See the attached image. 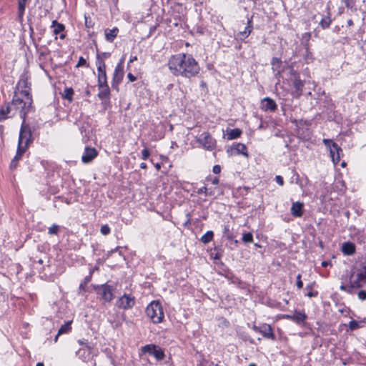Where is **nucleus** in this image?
I'll return each mask as SVG.
<instances>
[{
  "label": "nucleus",
  "mask_w": 366,
  "mask_h": 366,
  "mask_svg": "<svg viewBox=\"0 0 366 366\" xmlns=\"http://www.w3.org/2000/svg\"><path fill=\"white\" fill-rule=\"evenodd\" d=\"M357 296L360 300H366V292L364 290H361L358 292Z\"/></svg>",
  "instance_id": "obj_43"
},
{
  "label": "nucleus",
  "mask_w": 366,
  "mask_h": 366,
  "mask_svg": "<svg viewBox=\"0 0 366 366\" xmlns=\"http://www.w3.org/2000/svg\"><path fill=\"white\" fill-rule=\"evenodd\" d=\"M196 140L206 150L212 151L216 148L215 139L207 132L202 133Z\"/></svg>",
  "instance_id": "obj_5"
},
{
  "label": "nucleus",
  "mask_w": 366,
  "mask_h": 366,
  "mask_svg": "<svg viewBox=\"0 0 366 366\" xmlns=\"http://www.w3.org/2000/svg\"><path fill=\"white\" fill-rule=\"evenodd\" d=\"M127 77L129 79L130 81H134L136 80V76H134L132 73H129L127 74Z\"/></svg>",
  "instance_id": "obj_48"
},
{
  "label": "nucleus",
  "mask_w": 366,
  "mask_h": 366,
  "mask_svg": "<svg viewBox=\"0 0 366 366\" xmlns=\"http://www.w3.org/2000/svg\"><path fill=\"white\" fill-rule=\"evenodd\" d=\"M360 272H366V262L362 263V269Z\"/></svg>",
  "instance_id": "obj_52"
},
{
  "label": "nucleus",
  "mask_w": 366,
  "mask_h": 366,
  "mask_svg": "<svg viewBox=\"0 0 366 366\" xmlns=\"http://www.w3.org/2000/svg\"><path fill=\"white\" fill-rule=\"evenodd\" d=\"M74 90L72 88H66L64 91L63 98L71 102L73 99Z\"/></svg>",
  "instance_id": "obj_32"
},
{
  "label": "nucleus",
  "mask_w": 366,
  "mask_h": 366,
  "mask_svg": "<svg viewBox=\"0 0 366 366\" xmlns=\"http://www.w3.org/2000/svg\"><path fill=\"white\" fill-rule=\"evenodd\" d=\"M21 90H28V82L25 79H21L17 84V91L19 92Z\"/></svg>",
  "instance_id": "obj_30"
},
{
  "label": "nucleus",
  "mask_w": 366,
  "mask_h": 366,
  "mask_svg": "<svg viewBox=\"0 0 366 366\" xmlns=\"http://www.w3.org/2000/svg\"><path fill=\"white\" fill-rule=\"evenodd\" d=\"M213 237H214L213 232L212 231H208L201 237V241L204 244H207V243H209V242H211L212 240Z\"/></svg>",
  "instance_id": "obj_29"
},
{
  "label": "nucleus",
  "mask_w": 366,
  "mask_h": 366,
  "mask_svg": "<svg viewBox=\"0 0 366 366\" xmlns=\"http://www.w3.org/2000/svg\"><path fill=\"white\" fill-rule=\"evenodd\" d=\"M366 283V272H352L350 276V284L354 289L362 287Z\"/></svg>",
  "instance_id": "obj_7"
},
{
  "label": "nucleus",
  "mask_w": 366,
  "mask_h": 366,
  "mask_svg": "<svg viewBox=\"0 0 366 366\" xmlns=\"http://www.w3.org/2000/svg\"><path fill=\"white\" fill-rule=\"evenodd\" d=\"M214 174H219L221 172V167L219 165H214L212 169Z\"/></svg>",
  "instance_id": "obj_47"
},
{
  "label": "nucleus",
  "mask_w": 366,
  "mask_h": 366,
  "mask_svg": "<svg viewBox=\"0 0 366 366\" xmlns=\"http://www.w3.org/2000/svg\"><path fill=\"white\" fill-rule=\"evenodd\" d=\"M110 227L107 224L101 227L100 232L103 235H107L110 233Z\"/></svg>",
  "instance_id": "obj_37"
},
{
  "label": "nucleus",
  "mask_w": 366,
  "mask_h": 366,
  "mask_svg": "<svg viewBox=\"0 0 366 366\" xmlns=\"http://www.w3.org/2000/svg\"><path fill=\"white\" fill-rule=\"evenodd\" d=\"M303 203L300 202H294L291 207V214L295 217L302 216Z\"/></svg>",
  "instance_id": "obj_20"
},
{
  "label": "nucleus",
  "mask_w": 366,
  "mask_h": 366,
  "mask_svg": "<svg viewBox=\"0 0 366 366\" xmlns=\"http://www.w3.org/2000/svg\"><path fill=\"white\" fill-rule=\"evenodd\" d=\"M98 155V152L95 148L86 147L81 156V161L84 164H88L92 162Z\"/></svg>",
  "instance_id": "obj_12"
},
{
  "label": "nucleus",
  "mask_w": 366,
  "mask_h": 366,
  "mask_svg": "<svg viewBox=\"0 0 366 366\" xmlns=\"http://www.w3.org/2000/svg\"><path fill=\"white\" fill-rule=\"evenodd\" d=\"M297 287L299 288V289H302V287H303V282L301 280V274H299L297 276Z\"/></svg>",
  "instance_id": "obj_42"
},
{
  "label": "nucleus",
  "mask_w": 366,
  "mask_h": 366,
  "mask_svg": "<svg viewBox=\"0 0 366 366\" xmlns=\"http://www.w3.org/2000/svg\"><path fill=\"white\" fill-rule=\"evenodd\" d=\"M293 84L296 89L297 92L298 93L297 95H301V92L304 86L303 82L300 79L296 78L293 82Z\"/></svg>",
  "instance_id": "obj_33"
},
{
  "label": "nucleus",
  "mask_w": 366,
  "mask_h": 366,
  "mask_svg": "<svg viewBox=\"0 0 366 366\" xmlns=\"http://www.w3.org/2000/svg\"><path fill=\"white\" fill-rule=\"evenodd\" d=\"M242 134V131L239 129H230L227 132V139L229 140L235 139L240 137Z\"/></svg>",
  "instance_id": "obj_25"
},
{
  "label": "nucleus",
  "mask_w": 366,
  "mask_h": 366,
  "mask_svg": "<svg viewBox=\"0 0 366 366\" xmlns=\"http://www.w3.org/2000/svg\"><path fill=\"white\" fill-rule=\"evenodd\" d=\"M233 154H242L245 157H248L247 149L245 144L242 143H238L234 144L229 149H227V153Z\"/></svg>",
  "instance_id": "obj_14"
},
{
  "label": "nucleus",
  "mask_w": 366,
  "mask_h": 366,
  "mask_svg": "<svg viewBox=\"0 0 366 366\" xmlns=\"http://www.w3.org/2000/svg\"><path fill=\"white\" fill-rule=\"evenodd\" d=\"M349 327L350 330H354L360 327V323L355 320H352L349 323Z\"/></svg>",
  "instance_id": "obj_38"
},
{
  "label": "nucleus",
  "mask_w": 366,
  "mask_h": 366,
  "mask_svg": "<svg viewBox=\"0 0 366 366\" xmlns=\"http://www.w3.org/2000/svg\"><path fill=\"white\" fill-rule=\"evenodd\" d=\"M116 305L120 309L129 310L135 305V298L131 295L125 294L117 301Z\"/></svg>",
  "instance_id": "obj_9"
},
{
  "label": "nucleus",
  "mask_w": 366,
  "mask_h": 366,
  "mask_svg": "<svg viewBox=\"0 0 366 366\" xmlns=\"http://www.w3.org/2000/svg\"><path fill=\"white\" fill-rule=\"evenodd\" d=\"M261 108L266 112H274L277 109V104L271 98L267 97L262 100Z\"/></svg>",
  "instance_id": "obj_15"
},
{
  "label": "nucleus",
  "mask_w": 366,
  "mask_h": 366,
  "mask_svg": "<svg viewBox=\"0 0 366 366\" xmlns=\"http://www.w3.org/2000/svg\"><path fill=\"white\" fill-rule=\"evenodd\" d=\"M105 67L104 62H99L97 67L99 86H104L105 87V86L107 85Z\"/></svg>",
  "instance_id": "obj_13"
},
{
  "label": "nucleus",
  "mask_w": 366,
  "mask_h": 366,
  "mask_svg": "<svg viewBox=\"0 0 366 366\" xmlns=\"http://www.w3.org/2000/svg\"><path fill=\"white\" fill-rule=\"evenodd\" d=\"M27 1L28 0H18V15L21 21L23 19Z\"/></svg>",
  "instance_id": "obj_24"
},
{
  "label": "nucleus",
  "mask_w": 366,
  "mask_h": 366,
  "mask_svg": "<svg viewBox=\"0 0 366 366\" xmlns=\"http://www.w3.org/2000/svg\"><path fill=\"white\" fill-rule=\"evenodd\" d=\"M100 89V92L99 93V97H106L109 94V86L108 84L105 86H99Z\"/></svg>",
  "instance_id": "obj_34"
},
{
  "label": "nucleus",
  "mask_w": 366,
  "mask_h": 366,
  "mask_svg": "<svg viewBox=\"0 0 366 366\" xmlns=\"http://www.w3.org/2000/svg\"><path fill=\"white\" fill-rule=\"evenodd\" d=\"M140 167H141L142 169H146V168H147V164H146L144 162H142V163L140 164Z\"/></svg>",
  "instance_id": "obj_53"
},
{
  "label": "nucleus",
  "mask_w": 366,
  "mask_h": 366,
  "mask_svg": "<svg viewBox=\"0 0 366 366\" xmlns=\"http://www.w3.org/2000/svg\"><path fill=\"white\" fill-rule=\"evenodd\" d=\"M86 64V61L83 57H80L76 64V67L84 66Z\"/></svg>",
  "instance_id": "obj_45"
},
{
  "label": "nucleus",
  "mask_w": 366,
  "mask_h": 366,
  "mask_svg": "<svg viewBox=\"0 0 366 366\" xmlns=\"http://www.w3.org/2000/svg\"><path fill=\"white\" fill-rule=\"evenodd\" d=\"M59 226L57 224H53L49 228L48 233L49 234H56L59 232Z\"/></svg>",
  "instance_id": "obj_36"
},
{
  "label": "nucleus",
  "mask_w": 366,
  "mask_h": 366,
  "mask_svg": "<svg viewBox=\"0 0 366 366\" xmlns=\"http://www.w3.org/2000/svg\"><path fill=\"white\" fill-rule=\"evenodd\" d=\"M321 264L323 267H326L329 264V263H328V262L324 261L322 262Z\"/></svg>",
  "instance_id": "obj_54"
},
{
  "label": "nucleus",
  "mask_w": 366,
  "mask_h": 366,
  "mask_svg": "<svg viewBox=\"0 0 366 366\" xmlns=\"http://www.w3.org/2000/svg\"><path fill=\"white\" fill-rule=\"evenodd\" d=\"M356 250V247L351 242H344L342 245L341 251L345 255H352Z\"/></svg>",
  "instance_id": "obj_18"
},
{
  "label": "nucleus",
  "mask_w": 366,
  "mask_h": 366,
  "mask_svg": "<svg viewBox=\"0 0 366 366\" xmlns=\"http://www.w3.org/2000/svg\"><path fill=\"white\" fill-rule=\"evenodd\" d=\"M242 241L245 243L252 242L253 241V235L252 233H245L242 236Z\"/></svg>",
  "instance_id": "obj_35"
},
{
  "label": "nucleus",
  "mask_w": 366,
  "mask_h": 366,
  "mask_svg": "<svg viewBox=\"0 0 366 366\" xmlns=\"http://www.w3.org/2000/svg\"><path fill=\"white\" fill-rule=\"evenodd\" d=\"M331 22H332V20H331L330 16H324L321 19L320 24L323 29H327L330 27Z\"/></svg>",
  "instance_id": "obj_28"
},
{
  "label": "nucleus",
  "mask_w": 366,
  "mask_h": 366,
  "mask_svg": "<svg viewBox=\"0 0 366 366\" xmlns=\"http://www.w3.org/2000/svg\"><path fill=\"white\" fill-rule=\"evenodd\" d=\"M36 366H44L42 362H38Z\"/></svg>",
  "instance_id": "obj_58"
},
{
  "label": "nucleus",
  "mask_w": 366,
  "mask_h": 366,
  "mask_svg": "<svg viewBox=\"0 0 366 366\" xmlns=\"http://www.w3.org/2000/svg\"><path fill=\"white\" fill-rule=\"evenodd\" d=\"M353 289H354V287H352L350 283H349V285H341L340 286V290L342 291H345L349 293H352Z\"/></svg>",
  "instance_id": "obj_39"
},
{
  "label": "nucleus",
  "mask_w": 366,
  "mask_h": 366,
  "mask_svg": "<svg viewBox=\"0 0 366 366\" xmlns=\"http://www.w3.org/2000/svg\"><path fill=\"white\" fill-rule=\"evenodd\" d=\"M137 60V56H133V57H131V59H129V64L134 61Z\"/></svg>",
  "instance_id": "obj_51"
},
{
  "label": "nucleus",
  "mask_w": 366,
  "mask_h": 366,
  "mask_svg": "<svg viewBox=\"0 0 366 366\" xmlns=\"http://www.w3.org/2000/svg\"><path fill=\"white\" fill-rule=\"evenodd\" d=\"M212 183L213 184H217L219 183V178L218 177H214L212 179Z\"/></svg>",
  "instance_id": "obj_50"
},
{
  "label": "nucleus",
  "mask_w": 366,
  "mask_h": 366,
  "mask_svg": "<svg viewBox=\"0 0 366 366\" xmlns=\"http://www.w3.org/2000/svg\"><path fill=\"white\" fill-rule=\"evenodd\" d=\"M249 366H256V365L254 363H251L249 365Z\"/></svg>",
  "instance_id": "obj_61"
},
{
  "label": "nucleus",
  "mask_w": 366,
  "mask_h": 366,
  "mask_svg": "<svg viewBox=\"0 0 366 366\" xmlns=\"http://www.w3.org/2000/svg\"><path fill=\"white\" fill-rule=\"evenodd\" d=\"M252 330L257 332L261 333L265 338L274 340L275 335L272 332V329L269 325L263 324L259 327L254 325Z\"/></svg>",
  "instance_id": "obj_11"
},
{
  "label": "nucleus",
  "mask_w": 366,
  "mask_h": 366,
  "mask_svg": "<svg viewBox=\"0 0 366 366\" xmlns=\"http://www.w3.org/2000/svg\"><path fill=\"white\" fill-rule=\"evenodd\" d=\"M31 103L32 99L29 91L21 90L16 92L11 102V106L14 107L15 112H12L11 115L19 113L20 117L24 119L31 106Z\"/></svg>",
  "instance_id": "obj_2"
},
{
  "label": "nucleus",
  "mask_w": 366,
  "mask_h": 366,
  "mask_svg": "<svg viewBox=\"0 0 366 366\" xmlns=\"http://www.w3.org/2000/svg\"><path fill=\"white\" fill-rule=\"evenodd\" d=\"M347 25H348L349 26H350L353 25V21H352V19H349V20L347 21Z\"/></svg>",
  "instance_id": "obj_55"
},
{
  "label": "nucleus",
  "mask_w": 366,
  "mask_h": 366,
  "mask_svg": "<svg viewBox=\"0 0 366 366\" xmlns=\"http://www.w3.org/2000/svg\"><path fill=\"white\" fill-rule=\"evenodd\" d=\"M80 344H83V342H81V340L79 341Z\"/></svg>",
  "instance_id": "obj_62"
},
{
  "label": "nucleus",
  "mask_w": 366,
  "mask_h": 366,
  "mask_svg": "<svg viewBox=\"0 0 366 366\" xmlns=\"http://www.w3.org/2000/svg\"><path fill=\"white\" fill-rule=\"evenodd\" d=\"M252 21L248 20L247 22V26L245 28V29L243 31L239 32V36L240 38H246L247 37L249 34L252 32Z\"/></svg>",
  "instance_id": "obj_26"
},
{
  "label": "nucleus",
  "mask_w": 366,
  "mask_h": 366,
  "mask_svg": "<svg viewBox=\"0 0 366 366\" xmlns=\"http://www.w3.org/2000/svg\"><path fill=\"white\" fill-rule=\"evenodd\" d=\"M17 163H18L17 162H14V159H12V160H11V164H10L11 168V169H14V168H16V166H17Z\"/></svg>",
  "instance_id": "obj_49"
},
{
  "label": "nucleus",
  "mask_w": 366,
  "mask_h": 366,
  "mask_svg": "<svg viewBox=\"0 0 366 366\" xmlns=\"http://www.w3.org/2000/svg\"><path fill=\"white\" fill-rule=\"evenodd\" d=\"M150 155V152L147 149H144L142 151V159L146 160Z\"/></svg>",
  "instance_id": "obj_40"
},
{
  "label": "nucleus",
  "mask_w": 366,
  "mask_h": 366,
  "mask_svg": "<svg viewBox=\"0 0 366 366\" xmlns=\"http://www.w3.org/2000/svg\"><path fill=\"white\" fill-rule=\"evenodd\" d=\"M26 149H26L25 147L18 146L16 154L13 159L14 160V162H18Z\"/></svg>",
  "instance_id": "obj_31"
},
{
  "label": "nucleus",
  "mask_w": 366,
  "mask_h": 366,
  "mask_svg": "<svg viewBox=\"0 0 366 366\" xmlns=\"http://www.w3.org/2000/svg\"><path fill=\"white\" fill-rule=\"evenodd\" d=\"M147 317L154 324L160 323L164 318L162 304L159 301H152L146 308Z\"/></svg>",
  "instance_id": "obj_3"
},
{
  "label": "nucleus",
  "mask_w": 366,
  "mask_h": 366,
  "mask_svg": "<svg viewBox=\"0 0 366 366\" xmlns=\"http://www.w3.org/2000/svg\"><path fill=\"white\" fill-rule=\"evenodd\" d=\"M285 317L286 319L292 320V321L295 322L297 324H302V323H304L305 321L306 320L307 315H305V312H299V311H295L294 315H285Z\"/></svg>",
  "instance_id": "obj_16"
},
{
  "label": "nucleus",
  "mask_w": 366,
  "mask_h": 366,
  "mask_svg": "<svg viewBox=\"0 0 366 366\" xmlns=\"http://www.w3.org/2000/svg\"><path fill=\"white\" fill-rule=\"evenodd\" d=\"M119 33V29L117 27L112 29H107L104 31L105 39L109 42H113Z\"/></svg>",
  "instance_id": "obj_21"
},
{
  "label": "nucleus",
  "mask_w": 366,
  "mask_h": 366,
  "mask_svg": "<svg viewBox=\"0 0 366 366\" xmlns=\"http://www.w3.org/2000/svg\"><path fill=\"white\" fill-rule=\"evenodd\" d=\"M307 296H308V297H313V296H314V294H313L312 292H309V293L307 294Z\"/></svg>",
  "instance_id": "obj_56"
},
{
  "label": "nucleus",
  "mask_w": 366,
  "mask_h": 366,
  "mask_svg": "<svg viewBox=\"0 0 366 366\" xmlns=\"http://www.w3.org/2000/svg\"><path fill=\"white\" fill-rule=\"evenodd\" d=\"M213 194H213V192H209V191H208V196H212V195H213Z\"/></svg>",
  "instance_id": "obj_59"
},
{
  "label": "nucleus",
  "mask_w": 366,
  "mask_h": 366,
  "mask_svg": "<svg viewBox=\"0 0 366 366\" xmlns=\"http://www.w3.org/2000/svg\"><path fill=\"white\" fill-rule=\"evenodd\" d=\"M275 180H276V182L277 184H279L280 185L282 186L284 184V180L281 176H280V175L276 176Z\"/></svg>",
  "instance_id": "obj_46"
},
{
  "label": "nucleus",
  "mask_w": 366,
  "mask_h": 366,
  "mask_svg": "<svg viewBox=\"0 0 366 366\" xmlns=\"http://www.w3.org/2000/svg\"><path fill=\"white\" fill-rule=\"evenodd\" d=\"M271 64L272 66V69L280 74L281 72L280 67L282 65V61L278 58H273L272 59Z\"/></svg>",
  "instance_id": "obj_27"
},
{
  "label": "nucleus",
  "mask_w": 366,
  "mask_h": 366,
  "mask_svg": "<svg viewBox=\"0 0 366 366\" xmlns=\"http://www.w3.org/2000/svg\"><path fill=\"white\" fill-rule=\"evenodd\" d=\"M97 293L101 295L102 299L105 302H110L113 299L112 288L108 285H97L95 287Z\"/></svg>",
  "instance_id": "obj_10"
},
{
  "label": "nucleus",
  "mask_w": 366,
  "mask_h": 366,
  "mask_svg": "<svg viewBox=\"0 0 366 366\" xmlns=\"http://www.w3.org/2000/svg\"><path fill=\"white\" fill-rule=\"evenodd\" d=\"M144 353H148L153 355L157 360H162L164 358V351L155 345H147L142 347Z\"/></svg>",
  "instance_id": "obj_8"
},
{
  "label": "nucleus",
  "mask_w": 366,
  "mask_h": 366,
  "mask_svg": "<svg viewBox=\"0 0 366 366\" xmlns=\"http://www.w3.org/2000/svg\"><path fill=\"white\" fill-rule=\"evenodd\" d=\"M345 6L347 7V8H352L354 6V1L353 0H343Z\"/></svg>",
  "instance_id": "obj_44"
},
{
  "label": "nucleus",
  "mask_w": 366,
  "mask_h": 366,
  "mask_svg": "<svg viewBox=\"0 0 366 366\" xmlns=\"http://www.w3.org/2000/svg\"><path fill=\"white\" fill-rule=\"evenodd\" d=\"M197 194H204L205 196H208V189L207 187H202L197 190Z\"/></svg>",
  "instance_id": "obj_41"
},
{
  "label": "nucleus",
  "mask_w": 366,
  "mask_h": 366,
  "mask_svg": "<svg viewBox=\"0 0 366 366\" xmlns=\"http://www.w3.org/2000/svg\"><path fill=\"white\" fill-rule=\"evenodd\" d=\"M51 27L54 28L53 32L55 35L60 34V39H64L65 38V34L63 33L65 29L64 24L58 23L56 21L54 20L51 23Z\"/></svg>",
  "instance_id": "obj_19"
},
{
  "label": "nucleus",
  "mask_w": 366,
  "mask_h": 366,
  "mask_svg": "<svg viewBox=\"0 0 366 366\" xmlns=\"http://www.w3.org/2000/svg\"><path fill=\"white\" fill-rule=\"evenodd\" d=\"M168 67L175 76L191 78L199 72L197 61L190 54L179 53L172 56L168 61Z\"/></svg>",
  "instance_id": "obj_1"
},
{
  "label": "nucleus",
  "mask_w": 366,
  "mask_h": 366,
  "mask_svg": "<svg viewBox=\"0 0 366 366\" xmlns=\"http://www.w3.org/2000/svg\"><path fill=\"white\" fill-rule=\"evenodd\" d=\"M71 322L69 321V322H66L65 324H64L63 325H61V327H60V329L58 331L57 335H56V337L54 338V342H57L58 338L61 335L67 333L71 330Z\"/></svg>",
  "instance_id": "obj_23"
},
{
  "label": "nucleus",
  "mask_w": 366,
  "mask_h": 366,
  "mask_svg": "<svg viewBox=\"0 0 366 366\" xmlns=\"http://www.w3.org/2000/svg\"><path fill=\"white\" fill-rule=\"evenodd\" d=\"M31 142V129L28 125L23 123L19 132L18 146L25 147V148L27 149Z\"/></svg>",
  "instance_id": "obj_6"
},
{
  "label": "nucleus",
  "mask_w": 366,
  "mask_h": 366,
  "mask_svg": "<svg viewBox=\"0 0 366 366\" xmlns=\"http://www.w3.org/2000/svg\"><path fill=\"white\" fill-rule=\"evenodd\" d=\"M341 166H342V167H345L346 166V162H342L341 163Z\"/></svg>",
  "instance_id": "obj_57"
},
{
  "label": "nucleus",
  "mask_w": 366,
  "mask_h": 366,
  "mask_svg": "<svg viewBox=\"0 0 366 366\" xmlns=\"http://www.w3.org/2000/svg\"><path fill=\"white\" fill-rule=\"evenodd\" d=\"M124 59H122L119 64H118L115 68L114 72L113 82L119 84L124 76L123 63Z\"/></svg>",
  "instance_id": "obj_17"
},
{
  "label": "nucleus",
  "mask_w": 366,
  "mask_h": 366,
  "mask_svg": "<svg viewBox=\"0 0 366 366\" xmlns=\"http://www.w3.org/2000/svg\"><path fill=\"white\" fill-rule=\"evenodd\" d=\"M156 167H157V169H159V168H160V165H159V164H156Z\"/></svg>",
  "instance_id": "obj_60"
},
{
  "label": "nucleus",
  "mask_w": 366,
  "mask_h": 366,
  "mask_svg": "<svg viewBox=\"0 0 366 366\" xmlns=\"http://www.w3.org/2000/svg\"><path fill=\"white\" fill-rule=\"evenodd\" d=\"M322 142L330 151L333 164L337 165L340 160V153L342 152V149L331 139H324Z\"/></svg>",
  "instance_id": "obj_4"
},
{
  "label": "nucleus",
  "mask_w": 366,
  "mask_h": 366,
  "mask_svg": "<svg viewBox=\"0 0 366 366\" xmlns=\"http://www.w3.org/2000/svg\"><path fill=\"white\" fill-rule=\"evenodd\" d=\"M12 110L14 109V107L11 106V104L10 105L1 107L0 109V121H2L9 117V115L11 114Z\"/></svg>",
  "instance_id": "obj_22"
}]
</instances>
